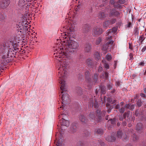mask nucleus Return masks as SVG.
Here are the masks:
<instances>
[{"instance_id":"f257e3e1","label":"nucleus","mask_w":146,"mask_h":146,"mask_svg":"<svg viewBox=\"0 0 146 146\" xmlns=\"http://www.w3.org/2000/svg\"><path fill=\"white\" fill-rule=\"evenodd\" d=\"M71 28L68 26H63L60 30L63 31L61 35L59 37L60 39H57L58 42H61L60 44L57 43L56 46L53 49L55 52L54 57L55 61L57 62L56 64V68L59 70V74L63 70H67L70 66L69 60L72 57L69 53H73L78 49L79 46V43L74 40H71L72 34Z\"/></svg>"},{"instance_id":"f03ea898","label":"nucleus","mask_w":146,"mask_h":146,"mask_svg":"<svg viewBox=\"0 0 146 146\" xmlns=\"http://www.w3.org/2000/svg\"><path fill=\"white\" fill-rule=\"evenodd\" d=\"M58 77H59V82L61 84L60 89L61 91V93L62 94L61 102V106L60 105V108L64 110L65 106L66 104H69L70 102L69 95L66 93L67 89L65 86V80L67 76V71L66 70H63L62 72L59 74V70H58Z\"/></svg>"},{"instance_id":"7ed1b4c3","label":"nucleus","mask_w":146,"mask_h":146,"mask_svg":"<svg viewBox=\"0 0 146 146\" xmlns=\"http://www.w3.org/2000/svg\"><path fill=\"white\" fill-rule=\"evenodd\" d=\"M19 42L16 41H10L8 44V50L5 54L2 56V60L1 62L2 65L5 66L12 61L13 58L15 57L16 51L19 49Z\"/></svg>"},{"instance_id":"20e7f679","label":"nucleus","mask_w":146,"mask_h":146,"mask_svg":"<svg viewBox=\"0 0 146 146\" xmlns=\"http://www.w3.org/2000/svg\"><path fill=\"white\" fill-rule=\"evenodd\" d=\"M27 21H23L22 22H19L16 25L17 36L19 38H21L24 40L25 35V31H28L29 29V27Z\"/></svg>"},{"instance_id":"39448f33","label":"nucleus","mask_w":146,"mask_h":146,"mask_svg":"<svg viewBox=\"0 0 146 146\" xmlns=\"http://www.w3.org/2000/svg\"><path fill=\"white\" fill-rule=\"evenodd\" d=\"M32 0H19L18 2L17 8L21 11H26V9L29 5H27V2H30L29 4H31V2Z\"/></svg>"},{"instance_id":"423d86ee","label":"nucleus","mask_w":146,"mask_h":146,"mask_svg":"<svg viewBox=\"0 0 146 146\" xmlns=\"http://www.w3.org/2000/svg\"><path fill=\"white\" fill-rule=\"evenodd\" d=\"M96 117H95L94 112H92L89 115V117L91 119L94 120V122L96 124L100 121L102 119L101 116L100 111L99 110H98L96 111Z\"/></svg>"},{"instance_id":"0eeeda50","label":"nucleus","mask_w":146,"mask_h":146,"mask_svg":"<svg viewBox=\"0 0 146 146\" xmlns=\"http://www.w3.org/2000/svg\"><path fill=\"white\" fill-rule=\"evenodd\" d=\"M63 115H64V113H62L61 114V115H60L59 116V118L61 117L62 116V119L60 120V123L61 125V126L60 127L61 129L62 130H63V126H65L67 127L69 125V121L67 120H65L63 118V117H64Z\"/></svg>"},{"instance_id":"6e6552de","label":"nucleus","mask_w":146,"mask_h":146,"mask_svg":"<svg viewBox=\"0 0 146 146\" xmlns=\"http://www.w3.org/2000/svg\"><path fill=\"white\" fill-rule=\"evenodd\" d=\"M117 30V28L116 27H113L112 29H110L107 31L106 33V35L107 36V38L109 39L110 38H111V37L113 34L116 33Z\"/></svg>"},{"instance_id":"1a4fd4ad","label":"nucleus","mask_w":146,"mask_h":146,"mask_svg":"<svg viewBox=\"0 0 146 146\" xmlns=\"http://www.w3.org/2000/svg\"><path fill=\"white\" fill-rule=\"evenodd\" d=\"M85 80L86 82L88 83V84L87 85V88H87L88 89H90L91 88V83L90 80L89 78L90 73L88 71H86L85 72Z\"/></svg>"},{"instance_id":"9d476101","label":"nucleus","mask_w":146,"mask_h":146,"mask_svg":"<svg viewBox=\"0 0 146 146\" xmlns=\"http://www.w3.org/2000/svg\"><path fill=\"white\" fill-rule=\"evenodd\" d=\"M106 40L107 41H108L103 46L102 49L104 50H106L108 49H110V47L109 45L110 44L111 45L113 43V41L111 40V38H110L109 39H107L106 37Z\"/></svg>"},{"instance_id":"9b49d317","label":"nucleus","mask_w":146,"mask_h":146,"mask_svg":"<svg viewBox=\"0 0 146 146\" xmlns=\"http://www.w3.org/2000/svg\"><path fill=\"white\" fill-rule=\"evenodd\" d=\"M10 3V0H2L0 2V7L5 9L8 7Z\"/></svg>"},{"instance_id":"f8f14e48","label":"nucleus","mask_w":146,"mask_h":146,"mask_svg":"<svg viewBox=\"0 0 146 146\" xmlns=\"http://www.w3.org/2000/svg\"><path fill=\"white\" fill-rule=\"evenodd\" d=\"M8 45L4 44H0V54H5L8 50Z\"/></svg>"},{"instance_id":"ddd939ff","label":"nucleus","mask_w":146,"mask_h":146,"mask_svg":"<svg viewBox=\"0 0 146 146\" xmlns=\"http://www.w3.org/2000/svg\"><path fill=\"white\" fill-rule=\"evenodd\" d=\"M102 30L99 27H95L93 29V33L94 35H99L102 33Z\"/></svg>"},{"instance_id":"4468645a","label":"nucleus","mask_w":146,"mask_h":146,"mask_svg":"<svg viewBox=\"0 0 146 146\" xmlns=\"http://www.w3.org/2000/svg\"><path fill=\"white\" fill-rule=\"evenodd\" d=\"M117 135L118 138H122L123 140H125L127 139V136L125 134H122L121 131H118L117 132Z\"/></svg>"},{"instance_id":"2eb2a0df","label":"nucleus","mask_w":146,"mask_h":146,"mask_svg":"<svg viewBox=\"0 0 146 146\" xmlns=\"http://www.w3.org/2000/svg\"><path fill=\"white\" fill-rule=\"evenodd\" d=\"M120 13L119 12L116 11L115 9H113L111 10L109 14L110 17L112 16H117L119 15Z\"/></svg>"},{"instance_id":"dca6fc26","label":"nucleus","mask_w":146,"mask_h":146,"mask_svg":"<svg viewBox=\"0 0 146 146\" xmlns=\"http://www.w3.org/2000/svg\"><path fill=\"white\" fill-rule=\"evenodd\" d=\"M30 30V29H29V30L27 31V32H26V31H25V36H27L28 37V38L29 39V38L32 37V38H33V37H35V36L34 35H33L32 33L31 32H30L29 31V30Z\"/></svg>"},{"instance_id":"f3484780","label":"nucleus","mask_w":146,"mask_h":146,"mask_svg":"<svg viewBox=\"0 0 146 146\" xmlns=\"http://www.w3.org/2000/svg\"><path fill=\"white\" fill-rule=\"evenodd\" d=\"M138 44L135 45L133 46L132 44L129 43V48L131 50H133L134 52H137L138 51Z\"/></svg>"},{"instance_id":"a211bd4d","label":"nucleus","mask_w":146,"mask_h":146,"mask_svg":"<svg viewBox=\"0 0 146 146\" xmlns=\"http://www.w3.org/2000/svg\"><path fill=\"white\" fill-rule=\"evenodd\" d=\"M82 32L86 33L88 32L89 31V26L88 25L85 24L83 25L82 26Z\"/></svg>"},{"instance_id":"6ab92c4d","label":"nucleus","mask_w":146,"mask_h":146,"mask_svg":"<svg viewBox=\"0 0 146 146\" xmlns=\"http://www.w3.org/2000/svg\"><path fill=\"white\" fill-rule=\"evenodd\" d=\"M143 126L141 123H138L136 126V129L139 132L141 131L143 129Z\"/></svg>"},{"instance_id":"aec40b11","label":"nucleus","mask_w":146,"mask_h":146,"mask_svg":"<svg viewBox=\"0 0 146 146\" xmlns=\"http://www.w3.org/2000/svg\"><path fill=\"white\" fill-rule=\"evenodd\" d=\"M110 2L111 4H113L115 8H121V7L120 5L117 3L114 2V0H110Z\"/></svg>"},{"instance_id":"412c9836","label":"nucleus","mask_w":146,"mask_h":146,"mask_svg":"<svg viewBox=\"0 0 146 146\" xmlns=\"http://www.w3.org/2000/svg\"><path fill=\"white\" fill-rule=\"evenodd\" d=\"M108 15L107 13L104 12H102L100 13L98 15V18L102 19L104 18L105 17H106Z\"/></svg>"},{"instance_id":"4be33fe9","label":"nucleus","mask_w":146,"mask_h":146,"mask_svg":"<svg viewBox=\"0 0 146 146\" xmlns=\"http://www.w3.org/2000/svg\"><path fill=\"white\" fill-rule=\"evenodd\" d=\"M94 55L96 60H99L100 59V52H95L94 53Z\"/></svg>"},{"instance_id":"5701e85b","label":"nucleus","mask_w":146,"mask_h":146,"mask_svg":"<svg viewBox=\"0 0 146 146\" xmlns=\"http://www.w3.org/2000/svg\"><path fill=\"white\" fill-rule=\"evenodd\" d=\"M106 140L109 142H113L115 140V138L113 136H111L107 137L106 139Z\"/></svg>"},{"instance_id":"b1692460","label":"nucleus","mask_w":146,"mask_h":146,"mask_svg":"<svg viewBox=\"0 0 146 146\" xmlns=\"http://www.w3.org/2000/svg\"><path fill=\"white\" fill-rule=\"evenodd\" d=\"M77 127L75 124H73L72 125L71 128V132L72 133H74L76 131Z\"/></svg>"},{"instance_id":"393cba45","label":"nucleus","mask_w":146,"mask_h":146,"mask_svg":"<svg viewBox=\"0 0 146 146\" xmlns=\"http://www.w3.org/2000/svg\"><path fill=\"white\" fill-rule=\"evenodd\" d=\"M102 62L104 64V67L106 69H109V65L105 60H102Z\"/></svg>"},{"instance_id":"a878e982","label":"nucleus","mask_w":146,"mask_h":146,"mask_svg":"<svg viewBox=\"0 0 146 146\" xmlns=\"http://www.w3.org/2000/svg\"><path fill=\"white\" fill-rule=\"evenodd\" d=\"M92 60L91 59L89 58L87 60L86 63L88 66L91 67L92 66Z\"/></svg>"},{"instance_id":"bb28decb","label":"nucleus","mask_w":146,"mask_h":146,"mask_svg":"<svg viewBox=\"0 0 146 146\" xmlns=\"http://www.w3.org/2000/svg\"><path fill=\"white\" fill-rule=\"evenodd\" d=\"M125 108H128L131 110H133L135 108V105H131V104H126L125 106Z\"/></svg>"},{"instance_id":"cd10ccee","label":"nucleus","mask_w":146,"mask_h":146,"mask_svg":"<svg viewBox=\"0 0 146 146\" xmlns=\"http://www.w3.org/2000/svg\"><path fill=\"white\" fill-rule=\"evenodd\" d=\"M91 46L90 44H86L85 48V50L86 52H89L91 49Z\"/></svg>"},{"instance_id":"c85d7f7f","label":"nucleus","mask_w":146,"mask_h":146,"mask_svg":"<svg viewBox=\"0 0 146 146\" xmlns=\"http://www.w3.org/2000/svg\"><path fill=\"white\" fill-rule=\"evenodd\" d=\"M80 120L83 123H85L87 121V120L85 119L84 116L83 115H81L79 117Z\"/></svg>"},{"instance_id":"c756f323","label":"nucleus","mask_w":146,"mask_h":146,"mask_svg":"<svg viewBox=\"0 0 146 146\" xmlns=\"http://www.w3.org/2000/svg\"><path fill=\"white\" fill-rule=\"evenodd\" d=\"M110 25V21L109 20L104 23L103 25L104 28H107L109 27Z\"/></svg>"},{"instance_id":"7c9ffc66","label":"nucleus","mask_w":146,"mask_h":146,"mask_svg":"<svg viewBox=\"0 0 146 146\" xmlns=\"http://www.w3.org/2000/svg\"><path fill=\"white\" fill-rule=\"evenodd\" d=\"M95 132L99 134H102L103 133V131L102 129L98 128L95 130Z\"/></svg>"},{"instance_id":"2f4dec72","label":"nucleus","mask_w":146,"mask_h":146,"mask_svg":"<svg viewBox=\"0 0 146 146\" xmlns=\"http://www.w3.org/2000/svg\"><path fill=\"white\" fill-rule=\"evenodd\" d=\"M108 76V73L106 72H105L104 74H103L102 75H100V77L101 78H105V79H107Z\"/></svg>"},{"instance_id":"473e14b6","label":"nucleus","mask_w":146,"mask_h":146,"mask_svg":"<svg viewBox=\"0 0 146 146\" xmlns=\"http://www.w3.org/2000/svg\"><path fill=\"white\" fill-rule=\"evenodd\" d=\"M98 75L97 74H94V76L93 77V82L95 83H96L98 80Z\"/></svg>"},{"instance_id":"72a5a7b5","label":"nucleus","mask_w":146,"mask_h":146,"mask_svg":"<svg viewBox=\"0 0 146 146\" xmlns=\"http://www.w3.org/2000/svg\"><path fill=\"white\" fill-rule=\"evenodd\" d=\"M106 58L109 61H110L112 57L110 53H108L106 56Z\"/></svg>"},{"instance_id":"f704fd0d","label":"nucleus","mask_w":146,"mask_h":146,"mask_svg":"<svg viewBox=\"0 0 146 146\" xmlns=\"http://www.w3.org/2000/svg\"><path fill=\"white\" fill-rule=\"evenodd\" d=\"M101 91L102 94H104L106 93V88L104 86H102L101 87Z\"/></svg>"},{"instance_id":"c9c22d12","label":"nucleus","mask_w":146,"mask_h":146,"mask_svg":"<svg viewBox=\"0 0 146 146\" xmlns=\"http://www.w3.org/2000/svg\"><path fill=\"white\" fill-rule=\"evenodd\" d=\"M132 140L133 141H135L137 140L138 139V137L135 134H133L132 135Z\"/></svg>"},{"instance_id":"e433bc0d","label":"nucleus","mask_w":146,"mask_h":146,"mask_svg":"<svg viewBox=\"0 0 146 146\" xmlns=\"http://www.w3.org/2000/svg\"><path fill=\"white\" fill-rule=\"evenodd\" d=\"M101 41V38L100 37H99L96 40L95 44L96 45H98Z\"/></svg>"},{"instance_id":"4c0bfd02","label":"nucleus","mask_w":146,"mask_h":146,"mask_svg":"<svg viewBox=\"0 0 146 146\" xmlns=\"http://www.w3.org/2000/svg\"><path fill=\"white\" fill-rule=\"evenodd\" d=\"M142 103L141 100H139L137 102V105L139 107L141 106Z\"/></svg>"},{"instance_id":"58836bf2","label":"nucleus","mask_w":146,"mask_h":146,"mask_svg":"<svg viewBox=\"0 0 146 146\" xmlns=\"http://www.w3.org/2000/svg\"><path fill=\"white\" fill-rule=\"evenodd\" d=\"M109 123H111V124L113 125L115 124V119H111L108 121Z\"/></svg>"},{"instance_id":"ea45409f","label":"nucleus","mask_w":146,"mask_h":146,"mask_svg":"<svg viewBox=\"0 0 146 146\" xmlns=\"http://www.w3.org/2000/svg\"><path fill=\"white\" fill-rule=\"evenodd\" d=\"M134 33L136 35H138L139 33V31L138 28L135 27L134 30Z\"/></svg>"},{"instance_id":"a19ab883","label":"nucleus","mask_w":146,"mask_h":146,"mask_svg":"<svg viewBox=\"0 0 146 146\" xmlns=\"http://www.w3.org/2000/svg\"><path fill=\"white\" fill-rule=\"evenodd\" d=\"M145 38L143 35H141L140 36L139 38V40L141 41V42H142L145 39Z\"/></svg>"},{"instance_id":"79ce46f5","label":"nucleus","mask_w":146,"mask_h":146,"mask_svg":"<svg viewBox=\"0 0 146 146\" xmlns=\"http://www.w3.org/2000/svg\"><path fill=\"white\" fill-rule=\"evenodd\" d=\"M116 19H112L110 21V25H112L115 23L116 21Z\"/></svg>"},{"instance_id":"37998d69","label":"nucleus","mask_w":146,"mask_h":146,"mask_svg":"<svg viewBox=\"0 0 146 146\" xmlns=\"http://www.w3.org/2000/svg\"><path fill=\"white\" fill-rule=\"evenodd\" d=\"M94 107L96 108H98L99 106L97 102V101H95L94 103Z\"/></svg>"},{"instance_id":"c03bdc74","label":"nucleus","mask_w":146,"mask_h":146,"mask_svg":"<svg viewBox=\"0 0 146 146\" xmlns=\"http://www.w3.org/2000/svg\"><path fill=\"white\" fill-rule=\"evenodd\" d=\"M125 0H119L118 1L117 3H118V4L119 3L120 4H123L125 3Z\"/></svg>"},{"instance_id":"a18cd8bd","label":"nucleus","mask_w":146,"mask_h":146,"mask_svg":"<svg viewBox=\"0 0 146 146\" xmlns=\"http://www.w3.org/2000/svg\"><path fill=\"white\" fill-rule=\"evenodd\" d=\"M55 142L56 143V146H61V144L60 143L59 140H58L57 141V142H56L55 141Z\"/></svg>"},{"instance_id":"49530a36","label":"nucleus","mask_w":146,"mask_h":146,"mask_svg":"<svg viewBox=\"0 0 146 146\" xmlns=\"http://www.w3.org/2000/svg\"><path fill=\"white\" fill-rule=\"evenodd\" d=\"M139 110H136L135 113V115L136 116H138L140 115L139 114Z\"/></svg>"},{"instance_id":"de8ad7c7","label":"nucleus","mask_w":146,"mask_h":146,"mask_svg":"<svg viewBox=\"0 0 146 146\" xmlns=\"http://www.w3.org/2000/svg\"><path fill=\"white\" fill-rule=\"evenodd\" d=\"M119 111L120 113H123L125 111V108H122L119 110Z\"/></svg>"},{"instance_id":"09e8293b","label":"nucleus","mask_w":146,"mask_h":146,"mask_svg":"<svg viewBox=\"0 0 146 146\" xmlns=\"http://www.w3.org/2000/svg\"><path fill=\"white\" fill-rule=\"evenodd\" d=\"M108 88V89L110 90L112 88V84L110 83L107 85Z\"/></svg>"},{"instance_id":"8fccbe9b","label":"nucleus","mask_w":146,"mask_h":146,"mask_svg":"<svg viewBox=\"0 0 146 146\" xmlns=\"http://www.w3.org/2000/svg\"><path fill=\"white\" fill-rule=\"evenodd\" d=\"M89 105L90 107H92L93 106V100H92V99L90 101Z\"/></svg>"},{"instance_id":"3c124183","label":"nucleus","mask_w":146,"mask_h":146,"mask_svg":"<svg viewBox=\"0 0 146 146\" xmlns=\"http://www.w3.org/2000/svg\"><path fill=\"white\" fill-rule=\"evenodd\" d=\"M103 70V68L101 66H100L98 68V72H100Z\"/></svg>"},{"instance_id":"603ef678","label":"nucleus","mask_w":146,"mask_h":146,"mask_svg":"<svg viewBox=\"0 0 146 146\" xmlns=\"http://www.w3.org/2000/svg\"><path fill=\"white\" fill-rule=\"evenodd\" d=\"M0 19L2 20H3L5 19V17L3 15L1 14L0 15Z\"/></svg>"},{"instance_id":"864d4df0","label":"nucleus","mask_w":146,"mask_h":146,"mask_svg":"<svg viewBox=\"0 0 146 146\" xmlns=\"http://www.w3.org/2000/svg\"><path fill=\"white\" fill-rule=\"evenodd\" d=\"M129 58L130 60H132L133 59V54L131 53H130L129 54Z\"/></svg>"},{"instance_id":"5fc2aeb1","label":"nucleus","mask_w":146,"mask_h":146,"mask_svg":"<svg viewBox=\"0 0 146 146\" xmlns=\"http://www.w3.org/2000/svg\"><path fill=\"white\" fill-rule=\"evenodd\" d=\"M140 96L142 97L145 98H146V95L143 93H141L140 94Z\"/></svg>"},{"instance_id":"6e6d98bb","label":"nucleus","mask_w":146,"mask_h":146,"mask_svg":"<svg viewBox=\"0 0 146 146\" xmlns=\"http://www.w3.org/2000/svg\"><path fill=\"white\" fill-rule=\"evenodd\" d=\"M120 84V82L119 81H117L116 82L115 84L116 86H119Z\"/></svg>"},{"instance_id":"4d7b16f0","label":"nucleus","mask_w":146,"mask_h":146,"mask_svg":"<svg viewBox=\"0 0 146 146\" xmlns=\"http://www.w3.org/2000/svg\"><path fill=\"white\" fill-rule=\"evenodd\" d=\"M144 65V63L143 62H141L139 63V65L141 66H143Z\"/></svg>"},{"instance_id":"13d9d810","label":"nucleus","mask_w":146,"mask_h":146,"mask_svg":"<svg viewBox=\"0 0 146 146\" xmlns=\"http://www.w3.org/2000/svg\"><path fill=\"white\" fill-rule=\"evenodd\" d=\"M128 113H125L123 115V118L125 119V118L126 117L127 114H128Z\"/></svg>"},{"instance_id":"bf43d9fd","label":"nucleus","mask_w":146,"mask_h":146,"mask_svg":"<svg viewBox=\"0 0 146 146\" xmlns=\"http://www.w3.org/2000/svg\"><path fill=\"white\" fill-rule=\"evenodd\" d=\"M146 50V46H144L142 49L141 50V51L143 52H144L145 50Z\"/></svg>"},{"instance_id":"052dcab7","label":"nucleus","mask_w":146,"mask_h":146,"mask_svg":"<svg viewBox=\"0 0 146 146\" xmlns=\"http://www.w3.org/2000/svg\"><path fill=\"white\" fill-rule=\"evenodd\" d=\"M114 68H115L116 67V66L117 62L116 61H114Z\"/></svg>"},{"instance_id":"680f3d73","label":"nucleus","mask_w":146,"mask_h":146,"mask_svg":"<svg viewBox=\"0 0 146 146\" xmlns=\"http://www.w3.org/2000/svg\"><path fill=\"white\" fill-rule=\"evenodd\" d=\"M123 119H124V118H123V116H120L119 119L120 120H122Z\"/></svg>"},{"instance_id":"e2e57ef3","label":"nucleus","mask_w":146,"mask_h":146,"mask_svg":"<svg viewBox=\"0 0 146 146\" xmlns=\"http://www.w3.org/2000/svg\"><path fill=\"white\" fill-rule=\"evenodd\" d=\"M131 22H129L127 25V27H130L131 26Z\"/></svg>"},{"instance_id":"0e129e2a","label":"nucleus","mask_w":146,"mask_h":146,"mask_svg":"<svg viewBox=\"0 0 146 146\" xmlns=\"http://www.w3.org/2000/svg\"><path fill=\"white\" fill-rule=\"evenodd\" d=\"M111 99L110 98H108L107 99V101L109 102L110 103H111Z\"/></svg>"},{"instance_id":"69168bd1","label":"nucleus","mask_w":146,"mask_h":146,"mask_svg":"<svg viewBox=\"0 0 146 146\" xmlns=\"http://www.w3.org/2000/svg\"><path fill=\"white\" fill-rule=\"evenodd\" d=\"M78 3L79 4L77 6V8L78 9L80 8V4H81V3H80V2L79 1H78Z\"/></svg>"},{"instance_id":"338daca9","label":"nucleus","mask_w":146,"mask_h":146,"mask_svg":"<svg viewBox=\"0 0 146 146\" xmlns=\"http://www.w3.org/2000/svg\"><path fill=\"white\" fill-rule=\"evenodd\" d=\"M106 113V111H102V115L103 116H104L105 115V113Z\"/></svg>"},{"instance_id":"774afa93","label":"nucleus","mask_w":146,"mask_h":146,"mask_svg":"<svg viewBox=\"0 0 146 146\" xmlns=\"http://www.w3.org/2000/svg\"><path fill=\"white\" fill-rule=\"evenodd\" d=\"M119 108V105L118 104L117 105L115 106L116 109H118Z\"/></svg>"}]
</instances>
